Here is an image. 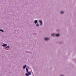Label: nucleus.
I'll list each match as a JSON object with an SVG mask.
<instances>
[{
  "mask_svg": "<svg viewBox=\"0 0 76 76\" xmlns=\"http://www.w3.org/2000/svg\"><path fill=\"white\" fill-rule=\"evenodd\" d=\"M39 22L40 23V25H42V21L41 20H39Z\"/></svg>",
  "mask_w": 76,
  "mask_h": 76,
  "instance_id": "obj_1",
  "label": "nucleus"
},
{
  "mask_svg": "<svg viewBox=\"0 0 76 76\" xmlns=\"http://www.w3.org/2000/svg\"><path fill=\"white\" fill-rule=\"evenodd\" d=\"M45 41H47V40H49V38H45Z\"/></svg>",
  "mask_w": 76,
  "mask_h": 76,
  "instance_id": "obj_2",
  "label": "nucleus"
},
{
  "mask_svg": "<svg viewBox=\"0 0 76 76\" xmlns=\"http://www.w3.org/2000/svg\"><path fill=\"white\" fill-rule=\"evenodd\" d=\"M29 75H31V72H28Z\"/></svg>",
  "mask_w": 76,
  "mask_h": 76,
  "instance_id": "obj_3",
  "label": "nucleus"
},
{
  "mask_svg": "<svg viewBox=\"0 0 76 76\" xmlns=\"http://www.w3.org/2000/svg\"><path fill=\"white\" fill-rule=\"evenodd\" d=\"M6 45H7L6 44H4L2 45L3 47H5V46H6Z\"/></svg>",
  "mask_w": 76,
  "mask_h": 76,
  "instance_id": "obj_4",
  "label": "nucleus"
},
{
  "mask_svg": "<svg viewBox=\"0 0 76 76\" xmlns=\"http://www.w3.org/2000/svg\"><path fill=\"white\" fill-rule=\"evenodd\" d=\"M10 48V46H7V47L5 48V49H6V48Z\"/></svg>",
  "mask_w": 76,
  "mask_h": 76,
  "instance_id": "obj_5",
  "label": "nucleus"
},
{
  "mask_svg": "<svg viewBox=\"0 0 76 76\" xmlns=\"http://www.w3.org/2000/svg\"><path fill=\"white\" fill-rule=\"evenodd\" d=\"M56 37H59V36H60V34H57L56 35Z\"/></svg>",
  "mask_w": 76,
  "mask_h": 76,
  "instance_id": "obj_6",
  "label": "nucleus"
},
{
  "mask_svg": "<svg viewBox=\"0 0 76 76\" xmlns=\"http://www.w3.org/2000/svg\"><path fill=\"white\" fill-rule=\"evenodd\" d=\"M26 67V65H25L23 67V69H25V67Z\"/></svg>",
  "mask_w": 76,
  "mask_h": 76,
  "instance_id": "obj_7",
  "label": "nucleus"
},
{
  "mask_svg": "<svg viewBox=\"0 0 76 76\" xmlns=\"http://www.w3.org/2000/svg\"><path fill=\"white\" fill-rule=\"evenodd\" d=\"M34 23H35V24H36V23H37V20H35L34 21Z\"/></svg>",
  "mask_w": 76,
  "mask_h": 76,
  "instance_id": "obj_8",
  "label": "nucleus"
},
{
  "mask_svg": "<svg viewBox=\"0 0 76 76\" xmlns=\"http://www.w3.org/2000/svg\"><path fill=\"white\" fill-rule=\"evenodd\" d=\"M25 75L26 76H29V75H28V73H26Z\"/></svg>",
  "mask_w": 76,
  "mask_h": 76,
  "instance_id": "obj_9",
  "label": "nucleus"
},
{
  "mask_svg": "<svg viewBox=\"0 0 76 76\" xmlns=\"http://www.w3.org/2000/svg\"><path fill=\"white\" fill-rule=\"evenodd\" d=\"M51 35H52V36H54L55 35V34H52Z\"/></svg>",
  "mask_w": 76,
  "mask_h": 76,
  "instance_id": "obj_10",
  "label": "nucleus"
},
{
  "mask_svg": "<svg viewBox=\"0 0 76 76\" xmlns=\"http://www.w3.org/2000/svg\"><path fill=\"white\" fill-rule=\"evenodd\" d=\"M26 70L27 73H28V72H28V69L27 68H26Z\"/></svg>",
  "mask_w": 76,
  "mask_h": 76,
  "instance_id": "obj_11",
  "label": "nucleus"
},
{
  "mask_svg": "<svg viewBox=\"0 0 76 76\" xmlns=\"http://www.w3.org/2000/svg\"><path fill=\"white\" fill-rule=\"evenodd\" d=\"M0 31H1V32H3L4 31L3 30H0Z\"/></svg>",
  "mask_w": 76,
  "mask_h": 76,
  "instance_id": "obj_12",
  "label": "nucleus"
},
{
  "mask_svg": "<svg viewBox=\"0 0 76 76\" xmlns=\"http://www.w3.org/2000/svg\"><path fill=\"white\" fill-rule=\"evenodd\" d=\"M38 26V24H37L36 25V26Z\"/></svg>",
  "mask_w": 76,
  "mask_h": 76,
  "instance_id": "obj_13",
  "label": "nucleus"
},
{
  "mask_svg": "<svg viewBox=\"0 0 76 76\" xmlns=\"http://www.w3.org/2000/svg\"><path fill=\"white\" fill-rule=\"evenodd\" d=\"M64 13V12H63V11H62L61 12V13Z\"/></svg>",
  "mask_w": 76,
  "mask_h": 76,
  "instance_id": "obj_14",
  "label": "nucleus"
},
{
  "mask_svg": "<svg viewBox=\"0 0 76 76\" xmlns=\"http://www.w3.org/2000/svg\"><path fill=\"white\" fill-rule=\"evenodd\" d=\"M61 76H64L63 75H61Z\"/></svg>",
  "mask_w": 76,
  "mask_h": 76,
  "instance_id": "obj_15",
  "label": "nucleus"
}]
</instances>
